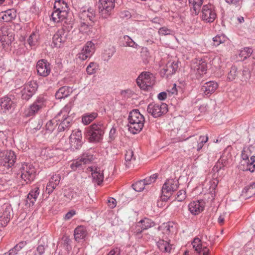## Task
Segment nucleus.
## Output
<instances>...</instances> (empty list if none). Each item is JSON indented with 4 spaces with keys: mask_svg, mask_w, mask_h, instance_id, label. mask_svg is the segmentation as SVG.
<instances>
[{
    "mask_svg": "<svg viewBox=\"0 0 255 255\" xmlns=\"http://www.w3.org/2000/svg\"><path fill=\"white\" fill-rule=\"evenodd\" d=\"M105 129L104 125L100 122L87 127L85 128L84 134L89 142L98 143L102 140Z\"/></svg>",
    "mask_w": 255,
    "mask_h": 255,
    "instance_id": "obj_1",
    "label": "nucleus"
},
{
    "mask_svg": "<svg viewBox=\"0 0 255 255\" xmlns=\"http://www.w3.org/2000/svg\"><path fill=\"white\" fill-rule=\"evenodd\" d=\"M82 143V140L70 139V147L73 150L79 149L81 147Z\"/></svg>",
    "mask_w": 255,
    "mask_h": 255,
    "instance_id": "obj_52",
    "label": "nucleus"
},
{
    "mask_svg": "<svg viewBox=\"0 0 255 255\" xmlns=\"http://www.w3.org/2000/svg\"><path fill=\"white\" fill-rule=\"evenodd\" d=\"M67 39V33L63 30H58L53 36V44L55 47H60Z\"/></svg>",
    "mask_w": 255,
    "mask_h": 255,
    "instance_id": "obj_15",
    "label": "nucleus"
},
{
    "mask_svg": "<svg viewBox=\"0 0 255 255\" xmlns=\"http://www.w3.org/2000/svg\"><path fill=\"white\" fill-rule=\"evenodd\" d=\"M158 174L155 173L151 175L150 176L145 178L143 179V182L145 183V185H149L152 183H154L158 177Z\"/></svg>",
    "mask_w": 255,
    "mask_h": 255,
    "instance_id": "obj_53",
    "label": "nucleus"
},
{
    "mask_svg": "<svg viewBox=\"0 0 255 255\" xmlns=\"http://www.w3.org/2000/svg\"><path fill=\"white\" fill-rule=\"evenodd\" d=\"M192 245L197 253H201L203 248L202 241L198 237L194 238L193 241L192 242Z\"/></svg>",
    "mask_w": 255,
    "mask_h": 255,
    "instance_id": "obj_38",
    "label": "nucleus"
},
{
    "mask_svg": "<svg viewBox=\"0 0 255 255\" xmlns=\"http://www.w3.org/2000/svg\"><path fill=\"white\" fill-rule=\"evenodd\" d=\"M83 15L87 16L90 21H94L95 17V11L93 8L90 7L87 11L83 12Z\"/></svg>",
    "mask_w": 255,
    "mask_h": 255,
    "instance_id": "obj_50",
    "label": "nucleus"
},
{
    "mask_svg": "<svg viewBox=\"0 0 255 255\" xmlns=\"http://www.w3.org/2000/svg\"><path fill=\"white\" fill-rule=\"evenodd\" d=\"M180 63L178 60H170L167 62L165 66L160 71V75L162 78H168L169 76L175 73L179 68Z\"/></svg>",
    "mask_w": 255,
    "mask_h": 255,
    "instance_id": "obj_12",
    "label": "nucleus"
},
{
    "mask_svg": "<svg viewBox=\"0 0 255 255\" xmlns=\"http://www.w3.org/2000/svg\"><path fill=\"white\" fill-rule=\"evenodd\" d=\"M13 105V102L10 98L5 97L1 99L0 107L2 109L9 110L12 107Z\"/></svg>",
    "mask_w": 255,
    "mask_h": 255,
    "instance_id": "obj_33",
    "label": "nucleus"
},
{
    "mask_svg": "<svg viewBox=\"0 0 255 255\" xmlns=\"http://www.w3.org/2000/svg\"><path fill=\"white\" fill-rule=\"evenodd\" d=\"M140 222H141V225L143 231L147 230L148 229L151 228L155 225V223L153 221L146 218L140 220Z\"/></svg>",
    "mask_w": 255,
    "mask_h": 255,
    "instance_id": "obj_37",
    "label": "nucleus"
},
{
    "mask_svg": "<svg viewBox=\"0 0 255 255\" xmlns=\"http://www.w3.org/2000/svg\"><path fill=\"white\" fill-rule=\"evenodd\" d=\"M202 13V19L206 22H213L217 17L214 6L210 3L203 6Z\"/></svg>",
    "mask_w": 255,
    "mask_h": 255,
    "instance_id": "obj_9",
    "label": "nucleus"
},
{
    "mask_svg": "<svg viewBox=\"0 0 255 255\" xmlns=\"http://www.w3.org/2000/svg\"><path fill=\"white\" fill-rule=\"evenodd\" d=\"M251 149L250 147H244L242 152V158L244 160H249L250 156H251Z\"/></svg>",
    "mask_w": 255,
    "mask_h": 255,
    "instance_id": "obj_56",
    "label": "nucleus"
},
{
    "mask_svg": "<svg viewBox=\"0 0 255 255\" xmlns=\"http://www.w3.org/2000/svg\"><path fill=\"white\" fill-rule=\"evenodd\" d=\"M163 228L164 232L166 234H169L170 233L173 232V223L170 222L164 223L163 225Z\"/></svg>",
    "mask_w": 255,
    "mask_h": 255,
    "instance_id": "obj_54",
    "label": "nucleus"
},
{
    "mask_svg": "<svg viewBox=\"0 0 255 255\" xmlns=\"http://www.w3.org/2000/svg\"><path fill=\"white\" fill-rule=\"evenodd\" d=\"M95 51V44L91 41H88L81 51L77 55V59L81 61L86 60L90 58Z\"/></svg>",
    "mask_w": 255,
    "mask_h": 255,
    "instance_id": "obj_11",
    "label": "nucleus"
},
{
    "mask_svg": "<svg viewBox=\"0 0 255 255\" xmlns=\"http://www.w3.org/2000/svg\"><path fill=\"white\" fill-rule=\"evenodd\" d=\"M125 159L126 167L130 168L133 161L135 160V158L133 157V151L130 149L127 150L125 155Z\"/></svg>",
    "mask_w": 255,
    "mask_h": 255,
    "instance_id": "obj_29",
    "label": "nucleus"
},
{
    "mask_svg": "<svg viewBox=\"0 0 255 255\" xmlns=\"http://www.w3.org/2000/svg\"><path fill=\"white\" fill-rule=\"evenodd\" d=\"M58 118V117H57L56 119L50 120L47 122L45 126V129L47 133H51L58 125L57 120Z\"/></svg>",
    "mask_w": 255,
    "mask_h": 255,
    "instance_id": "obj_32",
    "label": "nucleus"
},
{
    "mask_svg": "<svg viewBox=\"0 0 255 255\" xmlns=\"http://www.w3.org/2000/svg\"><path fill=\"white\" fill-rule=\"evenodd\" d=\"M70 139H74V140H82V132L78 129L73 131L70 136Z\"/></svg>",
    "mask_w": 255,
    "mask_h": 255,
    "instance_id": "obj_55",
    "label": "nucleus"
},
{
    "mask_svg": "<svg viewBox=\"0 0 255 255\" xmlns=\"http://www.w3.org/2000/svg\"><path fill=\"white\" fill-rule=\"evenodd\" d=\"M38 87L35 81H29L25 83L21 91V97L23 100L28 101L35 93Z\"/></svg>",
    "mask_w": 255,
    "mask_h": 255,
    "instance_id": "obj_10",
    "label": "nucleus"
},
{
    "mask_svg": "<svg viewBox=\"0 0 255 255\" xmlns=\"http://www.w3.org/2000/svg\"><path fill=\"white\" fill-rule=\"evenodd\" d=\"M218 87V84L215 81H209L204 84L201 87V91L205 95L214 93Z\"/></svg>",
    "mask_w": 255,
    "mask_h": 255,
    "instance_id": "obj_16",
    "label": "nucleus"
},
{
    "mask_svg": "<svg viewBox=\"0 0 255 255\" xmlns=\"http://www.w3.org/2000/svg\"><path fill=\"white\" fill-rule=\"evenodd\" d=\"M71 109V104L66 105L61 111V113L59 114L58 117L60 116L61 115L63 116V118L68 117V114L70 112Z\"/></svg>",
    "mask_w": 255,
    "mask_h": 255,
    "instance_id": "obj_57",
    "label": "nucleus"
},
{
    "mask_svg": "<svg viewBox=\"0 0 255 255\" xmlns=\"http://www.w3.org/2000/svg\"><path fill=\"white\" fill-rule=\"evenodd\" d=\"M208 137L207 135L205 136H200L198 139H195L194 141L196 146L194 145H192V148H197V151H200L204 146V144L208 141Z\"/></svg>",
    "mask_w": 255,
    "mask_h": 255,
    "instance_id": "obj_28",
    "label": "nucleus"
},
{
    "mask_svg": "<svg viewBox=\"0 0 255 255\" xmlns=\"http://www.w3.org/2000/svg\"><path fill=\"white\" fill-rule=\"evenodd\" d=\"M186 192L184 190H179L177 194L176 199L178 201L181 202L186 198Z\"/></svg>",
    "mask_w": 255,
    "mask_h": 255,
    "instance_id": "obj_61",
    "label": "nucleus"
},
{
    "mask_svg": "<svg viewBox=\"0 0 255 255\" xmlns=\"http://www.w3.org/2000/svg\"><path fill=\"white\" fill-rule=\"evenodd\" d=\"M25 245V242H21L2 255H16Z\"/></svg>",
    "mask_w": 255,
    "mask_h": 255,
    "instance_id": "obj_31",
    "label": "nucleus"
},
{
    "mask_svg": "<svg viewBox=\"0 0 255 255\" xmlns=\"http://www.w3.org/2000/svg\"><path fill=\"white\" fill-rule=\"evenodd\" d=\"M11 208L10 207L6 205L4 208V211L2 215L0 216V223L3 226H6L9 221L10 218V212Z\"/></svg>",
    "mask_w": 255,
    "mask_h": 255,
    "instance_id": "obj_23",
    "label": "nucleus"
},
{
    "mask_svg": "<svg viewBox=\"0 0 255 255\" xmlns=\"http://www.w3.org/2000/svg\"><path fill=\"white\" fill-rule=\"evenodd\" d=\"M61 176L60 174H56L52 175L47 184L45 192L48 194H51L53 190L59 184Z\"/></svg>",
    "mask_w": 255,
    "mask_h": 255,
    "instance_id": "obj_14",
    "label": "nucleus"
},
{
    "mask_svg": "<svg viewBox=\"0 0 255 255\" xmlns=\"http://www.w3.org/2000/svg\"><path fill=\"white\" fill-rule=\"evenodd\" d=\"M196 64L195 68L196 69L198 74L201 75L206 73L207 70V62L205 59H196Z\"/></svg>",
    "mask_w": 255,
    "mask_h": 255,
    "instance_id": "obj_22",
    "label": "nucleus"
},
{
    "mask_svg": "<svg viewBox=\"0 0 255 255\" xmlns=\"http://www.w3.org/2000/svg\"><path fill=\"white\" fill-rule=\"evenodd\" d=\"M69 9L67 3L63 0H57L55 1L54 9L57 11Z\"/></svg>",
    "mask_w": 255,
    "mask_h": 255,
    "instance_id": "obj_35",
    "label": "nucleus"
},
{
    "mask_svg": "<svg viewBox=\"0 0 255 255\" xmlns=\"http://www.w3.org/2000/svg\"><path fill=\"white\" fill-rule=\"evenodd\" d=\"M157 246L159 249L162 252L170 253L172 250L173 245L170 244L168 241L161 240L157 242Z\"/></svg>",
    "mask_w": 255,
    "mask_h": 255,
    "instance_id": "obj_30",
    "label": "nucleus"
},
{
    "mask_svg": "<svg viewBox=\"0 0 255 255\" xmlns=\"http://www.w3.org/2000/svg\"><path fill=\"white\" fill-rule=\"evenodd\" d=\"M227 39V37L223 34L217 35L213 38V45L215 46H218L220 44L225 43Z\"/></svg>",
    "mask_w": 255,
    "mask_h": 255,
    "instance_id": "obj_40",
    "label": "nucleus"
},
{
    "mask_svg": "<svg viewBox=\"0 0 255 255\" xmlns=\"http://www.w3.org/2000/svg\"><path fill=\"white\" fill-rule=\"evenodd\" d=\"M92 28V25L87 24L86 22L81 23V30L85 32H87Z\"/></svg>",
    "mask_w": 255,
    "mask_h": 255,
    "instance_id": "obj_64",
    "label": "nucleus"
},
{
    "mask_svg": "<svg viewBox=\"0 0 255 255\" xmlns=\"http://www.w3.org/2000/svg\"><path fill=\"white\" fill-rule=\"evenodd\" d=\"M61 120V121L58 127V131L59 132L67 130L71 126L72 120L69 117H65Z\"/></svg>",
    "mask_w": 255,
    "mask_h": 255,
    "instance_id": "obj_26",
    "label": "nucleus"
},
{
    "mask_svg": "<svg viewBox=\"0 0 255 255\" xmlns=\"http://www.w3.org/2000/svg\"><path fill=\"white\" fill-rule=\"evenodd\" d=\"M97 5L100 15L103 18H108L115 8V0H99Z\"/></svg>",
    "mask_w": 255,
    "mask_h": 255,
    "instance_id": "obj_3",
    "label": "nucleus"
},
{
    "mask_svg": "<svg viewBox=\"0 0 255 255\" xmlns=\"http://www.w3.org/2000/svg\"><path fill=\"white\" fill-rule=\"evenodd\" d=\"M98 65L95 62H90L89 65L87 67L86 71L89 75L93 74L96 72L97 69Z\"/></svg>",
    "mask_w": 255,
    "mask_h": 255,
    "instance_id": "obj_51",
    "label": "nucleus"
},
{
    "mask_svg": "<svg viewBox=\"0 0 255 255\" xmlns=\"http://www.w3.org/2000/svg\"><path fill=\"white\" fill-rule=\"evenodd\" d=\"M79 158H81V161H83V164L90 163L94 159L93 151L91 150L86 151Z\"/></svg>",
    "mask_w": 255,
    "mask_h": 255,
    "instance_id": "obj_25",
    "label": "nucleus"
},
{
    "mask_svg": "<svg viewBox=\"0 0 255 255\" xmlns=\"http://www.w3.org/2000/svg\"><path fill=\"white\" fill-rule=\"evenodd\" d=\"M128 121L129 131L133 134H136L143 128L145 119L138 110L134 109L129 113Z\"/></svg>",
    "mask_w": 255,
    "mask_h": 255,
    "instance_id": "obj_2",
    "label": "nucleus"
},
{
    "mask_svg": "<svg viewBox=\"0 0 255 255\" xmlns=\"http://www.w3.org/2000/svg\"><path fill=\"white\" fill-rule=\"evenodd\" d=\"M141 224V222L139 221L136 224L133 225L131 228V232L136 235L140 234L143 231Z\"/></svg>",
    "mask_w": 255,
    "mask_h": 255,
    "instance_id": "obj_48",
    "label": "nucleus"
},
{
    "mask_svg": "<svg viewBox=\"0 0 255 255\" xmlns=\"http://www.w3.org/2000/svg\"><path fill=\"white\" fill-rule=\"evenodd\" d=\"M188 208L189 210L192 214L198 215L203 210L204 203L199 200L193 201L189 204Z\"/></svg>",
    "mask_w": 255,
    "mask_h": 255,
    "instance_id": "obj_18",
    "label": "nucleus"
},
{
    "mask_svg": "<svg viewBox=\"0 0 255 255\" xmlns=\"http://www.w3.org/2000/svg\"><path fill=\"white\" fill-rule=\"evenodd\" d=\"M59 12L57 10L54 9V11L51 14V18L53 21L55 22H59L60 21V17H59Z\"/></svg>",
    "mask_w": 255,
    "mask_h": 255,
    "instance_id": "obj_63",
    "label": "nucleus"
},
{
    "mask_svg": "<svg viewBox=\"0 0 255 255\" xmlns=\"http://www.w3.org/2000/svg\"><path fill=\"white\" fill-rule=\"evenodd\" d=\"M46 100L43 96H38L32 104L25 110L24 116L29 117L37 114L39 111L46 107Z\"/></svg>",
    "mask_w": 255,
    "mask_h": 255,
    "instance_id": "obj_4",
    "label": "nucleus"
},
{
    "mask_svg": "<svg viewBox=\"0 0 255 255\" xmlns=\"http://www.w3.org/2000/svg\"><path fill=\"white\" fill-rule=\"evenodd\" d=\"M39 188L38 187L33 188L27 195L26 205L30 207L35 203L39 194Z\"/></svg>",
    "mask_w": 255,
    "mask_h": 255,
    "instance_id": "obj_17",
    "label": "nucleus"
},
{
    "mask_svg": "<svg viewBox=\"0 0 255 255\" xmlns=\"http://www.w3.org/2000/svg\"><path fill=\"white\" fill-rule=\"evenodd\" d=\"M37 35L34 33H32L27 39V42L30 46L35 45L37 42Z\"/></svg>",
    "mask_w": 255,
    "mask_h": 255,
    "instance_id": "obj_58",
    "label": "nucleus"
},
{
    "mask_svg": "<svg viewBox=\"0 0 255 255\" xmlns=\"http://www.w3.org/2000/svg\"><path fill=\"white\" fill-rule=\"evenodd\" d=\"M36 170L33 164L24 163L21 167V178L26 184L31 183L35 179Z\"/></svg>",
    "mask_w": 255,
    "mask_h": 255,
    "instance_id": "obj_5",
    "label": "nucleus"
},
{
    "mask_svg": "<svg viewBox=\"0 0 255 255\" xmlns=\"http://www.w3.org/2000/svg\"><path fill=\"white\" fill-rule=\"evenodd\" d=\"M115 52V49L113 47L109 48L108 50H106V52L104 54V56L105 57V60L108 61L113 56Z\"/></svg>",
    "mask_w": 255,
    "mask_h": 255,
    "instance_id": "obj_59",
    "label": "nucleus"
},
{
    "mask_svg": "<svg viewBox=\"0 0 255 255\" xmlns=\"http://www.w3.org/2000/svg\"><path fill=\"white\" fill-rule=\"evenodd\" d=\"M36 69L39 75L46 77L51 71L50 64L46 59L39 60L36 64Z\"/></svg>",
    "mask_w": 255,
    "mask_h": 255,
    "instance_id": "obj_13",
    "label": "nucleus"
},
{
    "mask_svg": "<svg viewBox=\"0 0 255 255\" xmlns=\"http://www.w3.org/2000/svg\"><path fill=\"white\" fill-rule=\"evenodd\" d=\"M93 181L100 185L103 181L104 174L99 168L90 167Z\"/></svg>",
    "mask_w": 255,
    "mask_h": 255,
    "instance_id": "obj_19",
    "label": "nucleus"
},
{
    "mask_svg": "<svg viewBox=\"0 0 255 255\" xmlns=\"http://www.w3.org/2000/svg\"><path fill=\"white\" fill-rule=\"evenodd\" d=\"M74 24L72 23H69L68 24H63V27L61 29H59L60 30H63L64 31L66 32L67 35L68 34L69 32L71 31L73 29Z\"/></svg>",
    "mask_w": 255,
    "mask_h": 255,
    "instance_id": "obj_62",
    "label": "nucleus"
},
{
    "mask_svg": "<svg viewBox=\"0 0 255 255\" xmlns=\"http://www.w3.org/2000/svg\"><path fill=\"white\" fill-rule=\"evenodd\" d=\"M83 165V161H81L80 158H79L76 160H73L70 165V167L73 170L76 171L77 169H82Z\"/></svg>",
    "mask_w": 255,
    "mask_h": 255,
    "instance_id": "obj_46",
    "label": "nucleus"
},
{
    "mask_svg": "<svg viewBox=\"0 0 255 255\" xmlns=\"http://www.w3.org/2000/svg\"><path fill=\"white\" fill-rule=\"evenodd\" d=\"M137 85L140 89L147 91L151 88V82L150 81H136Z\"/></svg>",
    "mask_w": 255,
    "mask_h": 255,
    "instance_id": "obj_42",
    "label": "nucleus"
},
{
    "mask_svg": "<svg viewBox=\"0 0 255 255\" xmlns=\"http://www.w3.org/2000/svg\"><path fill=\"white\" fill-rule=\"evenodd\" d=\"M179 186V182L177 179H167L162 188V200L166 201L170 196L176 191Z\"/></svg>",
    "mask_w": 255,
    "mask_h": 255,
    "instance_id": "obj_6",
    "label": "nucleus"
},
{
    "mask_svg": "<svg viewBox=\"0 0 255 255\" xmlns=\"http://www.w3.org/2000/svg\"><path fill=\"white\" fill-rule=\"evenodd\" d=\"M58 11L59 12L60 21L64 20L67 17H69L71 15L69 12V9Z\"/></svg>",
    "mask_w": 255,
    "mask_h": 255,
    "instance_id": "obj_60",
    "label": "nucleus"
},
{
    "mask_svg": "<svg viewBox=\"0 0 255 255\" xmlns=\"http://www.w3.org/2000/svg\"><path fill=\"white\" fill-rule=\"evenodd\" d=\"M141 57L143 63L147 64L149 62L151 56L147 48L143 47L141 49Z\"/></svg>",
    "mask_w": 255,
    "mask_h": 255,
    "instance_id": "obj_41",
    "label": "nucleus"
},
{
    "mask_svg": "<svg viewBox=\"0 0 255 255\" xmlns=\"http://www.w3.org/2000/svg\"><path fill=\"white\" fill-rule=\"evenodd\" d=\"M7 33L6 27H1L0 29V41L2 45L4 46L5 44H9V41L7 40L6 34Z\"/></svg>",
    "mask_w": 255,
    "mask_h": 255,
    "instance_id": "obj_36",
    "label": "nucleus"
},
{
    "mask_svg": "<svg viewBox=\"0 0 255 255\" xmlns=\"http://www.w3.org/2000/svg\"><path fill=\"white\" fill-rule=\"evenodd\" d=\"M97 117L98 114L96 112L85 113L81 117L82 123L84 125H88L93 121Z\"/></svg>",
    "mask_w": 255,
    "mask_h": 255,
    "instance_id": "obj_24",
    "label": "nucleus"
},
{
    "mask_svg": "<svg viewBox=\"0 0 255 255\" xmlns=\"http://www.w3.org/2000/svg\"><path fill=\"white\" fill-rule=\"evenodd\" d=\"M147 111L154 118H158L167 112V105L165 103H150L147 107Z\"/></svg>",
    "mask_w": 255,
    "mask_h": 255,
    "instance_id": "obj_8",
    "label": "nucleus"
},
{
    "mask_svg": "<svg viewBox=\"0 0 255 255\" xmlns=\"http://www.w3.org/2000/svg\"><path fill=\"white\" fill-rule=\"evenodd\" d=\"M245 170L251 172H253L255 170V156H251L250 160L247 162V168Z\"/></svg>",
    "mask_w": 255,
    "mask_h": 255,
    "instance_id": "obj_45",
    "label": "nucleus"
},
{
    "mask_svg": "<svg viewBox=\"0 0 255 255\" xmlns=\"http://www.w3.org/2000/svg\"><path fill=\"white\" fill-rule=\"evenodd\" d=\"M87 235V231L86 227L83 226L77 227L74 232L75 240L79 242L81 240L84 239Z\"/></svg>",
    "mask_w": 255,
    "mask_h": 255,
    "instance_id": "obj_21",
    "label": "nucleus"
},
{
    "mask_svg": "<svg viewBox=\"0 0 255 255\" xmlns=\"http://www.w3.org/2000/svg\"><path fill=\"white\" fill-rule=\"evenodd\" d=\"M68 87L66 86L60 88L56 93V96L59 99L66 97L69 95V91H67Z\"/></svg>",
    "mask_w": 255,
    "mask_h": 255,
    "instance_id": "obj_47",
    "label": "nucleus"
},
{
    "mask_svg": "<svg viewBox=\"0 0 255 255\" xmlns=\"http://www.w3.org/2000/svg\"><path fill=\"white\" fill-rule=\"evenodd\" d=\"M252 48L250 47H245L239 51L238 54L239 60L244 61L248 57H250L253 53Z\"/></svg>",
    "mask_w": 255,
    "mask_h": 255,
    "instance_id": "obj_27",
    "label": "nucleus"
},
{
    "mask_svg": "<svg viewBox=\"0 0 255 255\" xmlns=\"http://www.w3.org/2000/svg\"><path fill=\"white\" fill-rule=\"evenodd\" d=\"M124 41L126 43L124 44V46H129L133 48H137L138 45L128 35H125L123 37Z\"/></svg>",
    "mask_w": 255,
    "mask_h": 255,
    "instance_id": "obj_43",
    "label": "nucleus"
},
{
    "mask_svg": "<svg viewBox=\"0 0 255 255\" xmlns=\"http://www.w3.org/2000/svg\"><path fill=\"white\" fill-rule=\"evenodd\" d=\"M16 16V12L14 9H8L5 11L4 14L2 16V18L5 21H10L14 19Z\"/></svg>",
    "mask_w": 255,
    "mask_h": 255,
    "instance_id": "obj_34",
    "label": "nucleus"
},
{
    "mask_svg": "<svg viewBox=\"0 0 255 255\" xmlns=\"http://www.w3.org/2000/svg\"><path fill=\"white\" fill-rule=\"evenodd\" d=\"M145 186V183L142 180L136 182L134 184H133L132 187L135 191L137 192H140L144 189Z\"/></svg>",
    "mask_w": 255,
    "mask_h": 255,
    "instance_id": "obj_49",
    "label": "nucleus"
},
{
    "mask_svg": "<svg viewBox=\"0 0 255 255\" xmlns=\"http://www.w3.org/2000/svg\"><path fill=\"white\" fill-rule=\"evenodd\" d=\"M255 195V182L246 186L242 191L241 196L245 199H249Z\"/></svg>",
    "mask_w": 255,
    "mask_h": 255,
    "instance_id": "obj_20",
    "label": "nucleus"
},
{
    "mask_svg": "<svg viewBox=\"0 0 255 255\" xmlns=\"http://www.w3.org/2000/svg\"><path fill=\"white\" fill-rule=\"evenodd\" d=\"M57 152L58 150L55 149H46L44 151V156H46V159L55 158L56 159L55 160H57L58 159L57 157Z\"/></svg>",
    "mask_w": 255,
    "mask_h": 255,
    "instance_id": "obj_39",
    "label": "nucleus"
},
{
    "mask_svg": "<svg viewBox=\"0 0 255 255\" xmlns=\"http://www.w3.org/2000/svg\"><path fill=\"white\" fill-rule=\"evenodd\" d=\"M154 75L148 71L141 72L135 80H151L155 79Z\"/></svg>",
    "mask_w": 255,
    "mask_h": 255,
    "instance_id": "obj_44",
    "label": "nucleus"
},
{
    "mask_svg": "<svg viewBox=\"0 0 255 255\" xmlns=\"http://www.w3.org/2000/svg\"><path fill=\"white\" fill-rule=\"evenodd\" d=\"M16 155L12 150H4L0 152V165L6 169L11 167L16 161Z\"/></svg>",
    "mask_w": 255,
    "mask_h": 255,
    "instance_id": "obj_7",
    "label": "nucleus"
}]
</instances>
